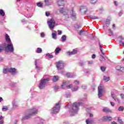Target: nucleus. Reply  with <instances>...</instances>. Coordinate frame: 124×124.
Wrapping results in <instances>:
<instances>
[{
  "mask_svg": "<svg viewBox=\"0 0 124 124\" xmlns=\"http://www.w3.org/2000/svg\"><path fill=\"white\" fill-rule=\"evenodd\" d=\"M116 70L118 71H121L122 72H124V67H121V66H117L116 67Z\"/></svg>",
  "mask_w": 124,
  "mask_h": 124,
  "instance_id": "obj_21",
  "label": "nucleus"
},
{
  "mask_svg": "<svg viewBox=\"0 0 124 124\" xmlns=\"http://www.w3.org/2000/svg\"><path fill=\"white\" fill-rule=\"evenodd\" d=\"M54 89L55 91H58V90L59 89V86H55L54 87Z\"/></svg>",
  "mask_w": 124,
  "mask_h": 124,
  "instance_id": "obj_54",
  "label": "nucleus"
},
{
  "mask_svg": "<svg viewBox=\"0 0 124 124\" xmlns=\"http://www.w3.org/2000/svg\"><path fill=\"white\" fill-rule=\"evenodd\" d=\"M8 72L12 73L13 75H16V74L18 73V72H17V70L15 68H9Z\"/></svg>",
  "mask_w": 124,
  "mask_h": 124,
  "instance_id": "obj_12",
  "label": "nucleus"
},
{
  "mask_svg": "<svg viewBox=\"0 0 124 124\" xmlns=\"http://www.w3.org/2000/svg\"><path fill=\"white\" fill-rule=\"evenodd\" d=\"M75 29H80V26L78 25H76L75 26Z\"/></svg>",
  "mask_w": 124,
  "mask_h": 124,
  "instance_id": "obj_61",
  "label": "nucleus"
},
{
  "mask_svg": "<svg viewBox=\"0 0 124 124\" xmlns=\"http://www.w3.org/2000/svg\"><path fill=\"white\" fill-rule=\"evenodd\" d=\"M119 43L120 45H123V46H124V42L122 41H119Z\"/></svg>",
  "mask_w": 124,
  "mask_h": 124,
  "instance_id": "obj_58",
  "label": "nucleus"
},
{
  "mask_svg": "<svg viewBox=\"0 0 124 124\" xmlns=\"http://www.w3.org/2000/svg\"><path fill=\"white\" fill-rule=\"evenodd\" d=\"M0 16H1L2 17H4V16H5V13L2 9H0Z\"/></svg>",
  "mask_w": 124,
  "mask_h": 124,
  "instance_id": "obj_26",
  "label": "nucleus"
},
{
  "mask_svg": "<svg viewBox=\"0 0 124 124\" xmlns=\"http://www.w3.org/2000/svg\"><path fill=\"white\" fill-rule=\"evenodd\" d=\"M58 5L59 6H62V5H64V0H59L57 1Z\"/></svg>",
  "mask_w": 124,
  "mask_h": 124,
  "instance_id": "obj_20",
  "label": "nucleus"
},
{
  "mask_svg": "<svg viewBox=\"0 0 124 124\" xmlns=\"http://www.w3.org/2000/svg\"><path fill=\"white\" fill-rule=\"evenodd\" d=\"M100 57L101 62H105L106 61L104 57H103V56H102V55H100Z\"/></svg>",
  "mask_w": 124,
  "mask_h": 124,
  "instance_id": "obj_31",
  "label": "nucleus"
},
{
  "mask_svg": "<svg viewBox=\"0 0 124 124\" xmlns=\"http://www.w3.org/2000/svg\"><path fill=\"white\" fill-rule=\"evenodd\" d=\"M81 88L83 89V90H86L87 89V86L85 85H82L81 86Z\"/></svg>",
  "mask_w": 124,
  "mask_h": 124,
  "instance_id": "obj_48",
  "label": "nucleus"
},
{
  "mask_svg": "<svg viewBox=\"0 0 124 124\" xmlns=\"http://www.w3.org/2000/svg\"><path fill=\"white\" fill-rule=\"evenodd\" d=\"M7 72H8V68H5L3 70V73H4V74H6Z\"/></svg>",
  "mask_w": 124,
  "mask_h": 124,
  "instance_id": "obj_42",
  "label": "nucleus"
},
{
  "mask_svg": "<svg viewBox=\"0 0 124 124\" xmlns=\"http://www.w3.org/2000/svg\"><path fill=\"white\" fill-rule=\"evenodd\" d=\"M65 65V63L62 61L56 62V67L59 71L61 70V69H63Z\"/></svg>",
  "mask_w": 124,
  "mask_h": 124,
  "instance_id": "obj_6",
  "label": "nucleus"
},
{
  "mask_svg": "<svg viewBox=\"0 0 124 124\" xmlns=\"http://www.w3.org/2000/svg\"><path fill=\"white\" fill-rule=\"evenodd\" d=\"M95 57H96V55H95V54H93L92 56V59H94L95 58Z\"/></svg>",
  "mask_w": 124,
  "mask_h": 124,
  "instance_id": "obj_63",
  "label": "nucleus"
},
{
  "mask_svg": "<svg viewBox=\"0 0 124 124\" xmlns=\"http://www.w3.org/2000/svg\"><path fill=\"white\" fill-rule=\"evenodd\" d=\"M35 68L37 69V72H39L41 69H42V67L38 66L37 65V62H36V60L35 62Z\"/></svg>",
  "mask_w": 124,
  "mask_h": 124,
  "instance_id": "obj_19",
  "label": "nucleus"
},
{
  "mask_svg": "<svg viewBox=\"0 0 124 124\" xmlns=\"http://www.w3.org/2000/svg\"><path fill=\"white\" fill-rule=\"evenodd\" d=\"M61 51H62V48L59 47H56V48L55 50V54L58 55V54H59V53H60V52H61Z\"/></svg>",
  "mask_w": 124,
  "mask_h": 124,
  "instance_id": "obj_25",
  "label": "nucleus"
},
{
  "mask_svg": "<svg viewBox=\"0 0 124 124\" xmlns=\"http://www.w3.org/2000/svg\"><path fill=\"white\" fill-rule=\"evenodd\" d=\"M66 96L67 98L70 97V96H71V94H70V93L69 92L66 93Z\"/></svg>",
  "mask_w": 124,
  "mask_h": 124,
  "instance_id": "obj_44",
  "label": "nucleus"
},
{
  "mask_svg": "<svg viewBox=\"0 0 124 124\" xmlns=\"http://www.w3.org/2000/svg\"><path fill=\"white\" fill-rule=\"evenodd\" d=\"M37 53H38V54H41V53H42V49L40 47H38L37 48Z\"/></svg>",
  "mask_w": 124,
  "mask_h": 124,
  "instance_id": "obj_33",
  "label": "nucleus"
},
{
  "mask_svg": "<svg viewBox=\"0 0 124 124\" xmlns=\"http://www.w3.org/2000/svg\"><path fill=\"white\" fill-rule=\"evenodd\" d=\"M83 9H84V14H86L87 13V12L88 11V9H87V7L85 6H81L80 8L79 11H82Z\"/></svg>",
  "mask_w": 124,
  "mask_h": 124,
  "instance_id": "obj_17",
  "label": "nucleus"
},
{
  "mask_svg": "<svg viewBox=\"0 0 124 124\" xmlns=\"http://www.w3.org/2000/svg\"><path fill=\"white\" fill-rule=\"evenodd\" d=\"M4 123L3 120H0V124H3Z\"/></svg>",
  "mask_w": 124,
  "mask_h": 124,
  "instance_id": "obj_64",
  "label": "nucleus"
},
{
  "mask_svg": "<svg viewBox=\"0 0 124 124\" xmlns=\"http://www.w3.org/2000/svg\"><path fill=\"white\" fill-rule=\"evenodd\" d=\"M117 121H118V122H119V123L120 124H123V121L122 120V119H121V118L118 117Z\"/></svg>",
  "mask_w": 124,
  "mask_h": 124,
  "instance_id": "obj_45",
  "label": "nucleus"
},
{
  "mask_svg": "<svg viewBox=\"0 0 124 124\" xmlns=\"http://www.w3.org/2000/svg\"><path fill=\"white\" fill-rule=\"evenodd\" d=\"M61 38H62V40H61L62 42H65V41L66 40V35H63L62 36Z\"/></svg>",
  "mask_w": 124,
  "mask_h": 124,
  "instance_id": "obj_27",
  "label": "nucleus"
},
{
  "mask_svg": "<svg viewBox=\"0 0 124 124\" xmlns=\"http://www.w3.org/2000/svg\"><path fill=\"white\" fill-rule=\"evenodd\" d=\"M98 44H99V46L100 47V50L101 53H102V55H105V53L103 52V46H102L100 44V42H99L98 43Z\"/></svg>",
  "mask_w": 124,
  "mask_h": 124,
  "instance_id": "obj_22",
  "label": "nucleus"
},
{
  "mask_svg": "<svg viewBox=\"0 0 124 124\" xmlns=\"http://www.w3.org/2000/svg\"><path fill=\"white\" fill-rule=\"evenodd\" d=\"M60 12L61 13H62L63 15L65 16L66 19H68V18H69V16L67 14L68 10L67 9H64L63 8H62L60 9Z\"/></svg>",
  "mask_w": 124,
  "mask_h": 124,
  "instance_id": "obj_9",
  "label": "nucleus"
},
{
  "mask_svg": "<svg viewBox=\"0 0 124 124\" xmlns=\"http://www.w3.org/2000/svg\"><path fill=\"white\" fill-rule=\"evenodd\" d=\"M78 89H79L78 86H75L74 88L72 89V92H76L77 91H78Z\"/></svg>",
  "mask_w": 124,
  "mask_h": 124,
  "instance_id": "obj_36",
  "label": "nucleus"
},
{
  "mask_svg": "<svg viewBox=\"0 0 124 124\" xmlns=\"http://www.w3.org/2000/svg\"><path fill=\"white\" fill-rule=\"evenodd\" d=\"M36 5L38 7H42V6H43V4L41 2H38V3H37Z\"/></svg>",
  "mask_w": 124,
  "mask_h": 124,
  "instance_id": "obj_39",
  "label": "nucleus"
},
{
  "mask_svg": "<svg viewBox=\"0 0 124 124\" xmlns=\"http://www.w3.org/2000/svg\"><path fill=\"white\" fill-rule=\"evenodd\" d=\"M61 88L62 89H65V88L71 89L72 88V84H70L69 81H64L62 85H61Z\"/></svg>",
  "mask_w": 124,
  "mask_h": 124,
  "instance_id": "obj_7",
  "label": "nucleus"
},
{
  "mask_svg": "<svg viewBox=\"0 0 124 124\" xmlns=\"http://www.w3.org/2000/svg\"><path fill=\"white\" fill-rule=\"evenodd\" d=\"M117 95H118L114 93H111V96L113 99L117 98Z\"/></svg>",
  "mask_w": 124,
  "mask_h": 124,
  "instance_id": "obj_46",
  "label": "nucleus"
},
{
  "mask_svg": "<svg viewBox=\"0 0 124 124\" xmlns=\"http://www.w3.org/2000/svg\"><path fill=\"white\" fill-rule=\"evenodd\" d=\"M38 120H39L40 121V123H39L38 124H43V123L44 122V120H42V119H41L40 118H37V120L38 121Z\"/></svg>",
  "mask_w": 124,
  "mask_h": 124,
  "instance_id": "obj_40",
  "label": "nucleus"
},
{
  "mask_svg": "<svg viewBox=\"0 0 124 124\" xmlns=\"http://www.w3.org/2000/svg\"><path fill=\"white\" fill-rule=\"evenodd\" d=\"M59 79H60V77L58 76H54L53 77V78L52 79L53 82H57V81H59Z\"/></svg>",
  "mask_w": 124,
  "mask_h": 124,
  "instance_id": "obj_24",
  "label": "nucleus"
},
{
  "mask_svg": "<svg viewBox=\"0 0 124 124\" xmlns=\"http://www.w3.org/2000/svg\"><path fill=\"white\" fill-rule=\"evenodd\" d=\"M124 107H120L118 108L119 111H124Z\"/></svg>",
  "mask_w": 124,
  "mask_h": 124,
  "instance_id": "obj_47",
  "label": "nucleus"
},
{
  "mask_svg": "<svg viewBox=\"0 0 124 124\" xmlns=\"http://www.w3.org/2000/svg\"><path fill=\"white\" fill-rule=\"evenodd\" d=\"M114 100H115V101H116V102H118V103H120V100L118 98H115L114 99Z\"/></svg>",
  "mask_w": 124,
  "mask_h": 124,
  "instance_id": "obj_52",
  "label": "nucleus"
},
{
  "mask_svg": "<svg viewBox=\"0 0 124 124\" xmlns=\"http://www.w3.org/2000/svg\"><path fill=\"white\" fill-rule=\"evenodd\" d=\"M52 38L53 39H57V33L56 32L52 33Z\"/></svg>",
  "mask_w": 124,
  "mask_h": 124,
  "instance_id": "obj_30",
  "label": "nucleus"
},
{
  "mask_svg": "<svg viewBox=\"0 0 124 124\" xmlns=\"http://www.w3.org/2000/svg\"><path fill=\"white\" fill-rule=\"evenodd\" d=\"M25 16L26 17V18H31V17L32 16V15L31 14H28V15H27V16Z\"/></svg>",
  "mask_w": 124,
  "mask_h": 124,
  "instance_id": "obj_49",
  "label": "nucleus"
},
{
  "mask_svg": "<svg viewBox=\"0 0 124 124\" xmlns=\"http://www.w3.org/2000/svg\"><path fill=\"white\" fill-rule=\"evenodd\" d=\"M47 24L48 27L50 30H53L55 28V25H56V22L53 18H51L49 21H47Z\"/></svg>",
  "mask_w": 124,
  "mask_h": 124,
  "instance_id": "obj_8",
  "label": "nucleus"
},
{
  "mask_svg": "<svg viewBox=\"0 0 124 124\" xmlns=\"http://www.w3.org/2000/svg\"><path fill=\"white\" fill-rule=\"evenodd\" d=\"M37 112H38V110L35 107H33L32 109L29 110L28 114H27L25 117L22 118V122H24L25 120H28L30 119L32 115H35L37 114Z\"/></svg>",
  "mask_w": 124,
  "mask_h": 124,
  "instance_id": "obj_4",
  "label": "nucleus"
},
{
  "mask_svg": "<svg viewBox=\"0 0 124 124\" xmlns=\"http://www.w3.org/2000/svg\"><path fill=\"white\" fill-rule=\"evenodd\" d=\"M86 124H91V120L87 119L86 120Z\"/></svg>",
  "mask_w": 124,
  "mask_h": 124,
  "instance_id": "obj_56",
  "label": "nucleus"
},
{
  "mask_svg": "<svg viewBox=\"0 0 124 124\" xmlns=\"http://www.w3.org/2000/svg\"><path fill=\"white\" fill-rule=\"evenodd\" d=\"M103 86H99L98 87V96L99 98L102 96V93H103Z\"/></svg>",
  "mask_w": 124,
  "mask_h": 124,
  "instance_id": "obj_11",
  "label": "nucleus"
},
{
  "mask_svg": "<svg viewBox=\"0 0 124 124\" xmlns=\"http://www.w3.org/2000/svg\"><path fill=\"white\" fill-rule=\"evenodd\" d=\"M120 96L123 99H124V94L121 93L120 94Z\"/></svg>",
  "mask_w": 124,
  "mask_h": 124,
  "instance_id": "obj_62",
  "label": "nucleus"
},
{
  "mask_svg": "<svg viewBox=\"0 0 124 124\" xmlns=\"http://www.w3.org/2000/svg\"><path fill=\"white\" fill-rule=\"evenodd\" d=\"M57 31L58 32V35H61L62 33V31L58 30Z\"/></svg>",
  "mask_w": 124,
  "mask_h": 124,
  "instance_id": "obj_55",
  "label": "nucleus"
},
{
  "mask_svg": "<svg viewBox=\"0 0 124 124\" xmlns=\"http://www.w3.org/2000/svg\"><path fill=\"white\" fill-rule=\"evenodd\" d=\"M66 76L67 77H69L70 78H73L76 75L70 73H68L66 74Z\"/></svg>",
  "mask_w": 124,
  "mask_h": 124,
  "instance_id": "obj_23",
  "label": "nucleus"
},
{
  "mask_svg": "<svg viewBox=\"0 0 124 124\" xmlns=\"http://www.w3.org/2000/svg\"><path fill=\"white\" fill-rule=\"evenodd\" d=\"M13 106L15 108L16 107H18V103H17V101H13L12 102Z\"/></svg>",
  "mask_w": 124,
  "mask_h": 124,
  "instance_id": "obj_28",
  "label": "nucleus"
},
{
  "mask_svg": "<svg viewBox=\"0 0 124 124\" xmlns=\"http://www.w3.org/2000/svg\"><path fill=\"white\" fill-rule=\"evenodd\" d=\"M108 32L109 33H110L109 34L110 36L114 34V33H113V31H112V30H111V29H108Z\"/></svg>",
  "mask_w": 124,
  "mask_h": 124,
  "instance_id": "obj_41",
  "label": "nucleus"
},
{
  "mask_svg": "<svg viewBox=\"0 0 124 124\" xmlns=\"http://www.w3.org/2000/svg\"><path fill=\"white\" fill-rule=\"evenodd\" d=\"M46 17H49V16H50V13L46 12Z\"/></svg>",
  "mask_w": 124,
  "mask_h": 124,
  "instance_id": "obj_60",
  "label": "nucleus"
},
{
  "mask_svg": "<svg viewBox=\"0 0 124 124\" xmlns=\"http://www.w3.org/2000/svg\"><path fill=\"white\" fill-rule=\"evenodd\" d=\"M5 41L7 43L6 44L5 52H10L11 53H13L14 52V46H13V44L11 41V39L9 37V35L7 34H5Z\"/></svg>",
  "mask_w": 124,
  "mask_h": 124,
  "instance_id": "obj_2",
  "label": "nucleus"
},
{
  "mask_svg": "<svg viewBox=\"0 0 124 124\" xmlns=\"http://www.w3.org/2000/svg\"><path fill=\"white\" fill-rule=\"evenodd\" d=\"M6 47V44L3 43L0 45V53H1L2 51H5V48Z\"/></svg>",
  "mask_w": 124,
  "mask_h": 124,
  "instance_id": "obj_14",
  "label": "nucleus"
},
{
  "mask_svg": "<svg viewBox=\"0 0 124 124\" xmlns=\"http://www.w3.org/2000/svg\"><path fill=\"white\" fill-rule=\"evenodd\" d=\"M89 17L90 19H93V20H95L96 19H98V17L97 16H89Z\"/></svg>",
  "mask_w": 124,
  "mask_h": 124,
  "instance_id": "obj_32",
  "label": "nucleus"
},
{
  "mask_svg": "<svg viewBox=\"0 0 124 124\" xmlns=\"http://www.w3.org/2000/svg\"><path fill=\"white\" fill-rule=\"evenodd\" d=\"M79 35H84L85 34V31L81 30L79 32H78Z\"/></svg>",
  "mask_w": 124,
  "mask_h": 124,
  "instance_id": "obj_35",
  "label": "nucleus"
},
{
  "mask_svg": "<svg viewBox=\"0 0 124 124\" xmlns=\"http://www.w3.org/2000/svg\"><path fill=\"white\" fill-rule=\"evenodd\" d=\"M118 38V39L120 40V41H122V40H124V37L122 35L119 36Z\"/></svg>",
  "mask_w": 124,
  "mask_h": 124,
  "instance_id": "obj_43",
  "label": "nucleus"
},
{
  "mask_svg": "<svg viewBox=\"0 0 124 124\" xmlns=\"http://www.w3.org/2000/svg\"><path fill=\"white\" fill-rule=\"evenodd\" d=\"M67 54L69 56H72V55H75L77 54V50L73 49L72 51H68Z\"/></svg>",
  "mask_w": 124,
  "mask_h": 124,
  "instance_id": "obj_15",
  "label": "nucleus"
},
{
  "mask_svg": "<svg viewBox=\"0 0 124 124\" xmlns=\"http://www.w3.org/2000/svg\"><path fill=\"white\" fill-rule=\"evenodd\" d=\"M41 37H45V34L44 33V32H42L41 33Z\"/></svg>",
  "mask_w": 124,
  "mask_h": 124,
  "instance_id": "obj_59",
  "label": "nucleus"
},
{
  "mask_svg": "<svg viewBox=\"0 0 124 124\" xmlns=\"http://www.w3.org/2000/svg\"><path fill=\"white\" fill-rule=\"evenodd\" d=\"M110 26V20L109 19H107V20L105 22H103V29L105 30V29H107L108 27Z\"/></svg>",
  "mask_w": 124,
  "mask_h": 124,
  "instance_id": "obj_13",
  "label": "nucleus"
},
{
  "mask_svg": "<svg viewBox=\"0 0 124 124\" xmlns=\"http://www.w3.org/2000/svg\"><path fill=\"white\" fill-rule=\"evenodd\" d=\"M103 120V121H112V117L110 116H104Z\"/></svg>",
  "mask_w": 124,
  "mask_h": 124,
  "instance_id": "obj_18",
  "label": "nucleus"
},
{
  "mask_svg": "<svg viewBox=\"0 0 124 124\" xmlns=\"http://www.w3.org/2000/svg\"><path fill=\"white\" fill-rule=\"evenodd\" d=\"M100 68H101V70L102 71H103V72L105 71V70L106 69L105 68V67H103V66H101Z\"/></svg>",
  "mask_w": 124,
  "mask_h": 124,
  "instance_id": "obj_50",
  "label": "nucleus"
},
{
  "mask_svg": "<svg viewBox=\"0 0 124 124\" xmlns=\"http://www.w3.org/2000/svg\"><path fill=\"white\" fill-rule=\"evenodd\" d=\"M86 98H80L78 99V102H76L72 104L69 106V112L70 117H73L78 114V111H79V107L80 105H82L85 101H86Z\"/></svg>",
  "mask_w": 124,
  "mask_h": 124,
  "instance_id": "obj_1",
  "label": "nucleus"
},
{
  "mask_svg": "<svg viewBox=\"0 0 124 124\" xmlns=\"http://www.w3.org/2000/svg\"><path fill=\"white\" fill-rule=\"evenodd\" d=\"M60 102H59L57 104L55 105V106L53 107V108L51 109V114L52 115H56L58 114L60 111Z\"/></svg>",
  "mask_w": 124,
  "mask_h": 124,
  "instance_id": "obj_5",
  "label": "nucleus"
},
{
  "mask_svg": "<svg viewBox=\"0 0 124 124\" xmlns=\"http://www.w3.org/2000/svg\"><path fill=\"white\" fill-rule=\"evenodd\" d=\"M103 111L105 112L106 113H112V110L106 107L103 108Z\"/></svg>",
  "mask_w": 124,
  "mask_h": 124,
  "instance_id": "obj_16",
  "label": "nucleus"
},
{
  "mask_svg": "<svg viewBox=\"0 0 124 124\" xmlns=\"http://www.w3.org/2000/svg\"><path fill=\"white\" fill-rule=\"evenodd\" d=\"M70 14L71 18L72 19V20L75 21V20H76L77 15L76 14V13L75 12V11H74V8L71 9V10L70 11Z\"/></svg>",
  "mask_w": 124,
  "mask_h": 124,
  "instance_id": "obj_10",
  "label": "nucleus"
},
{
  "mask_svg": "<svg viewBox=\"0 0 124 124\" xmlns=\"http://www.w3.org/2000/svg\"><path fill=\"white\" fill-rule=\"evenodd\" d=\"M90 0V3H92V4H94L95 3H96L97 2V0Z\"/></svg>",
  "mask_w": 124,
  "mask_h": 124,
  "instance_id": "obj_38",
  "label": "nucleus"
},
{
  "mask_svg": "<svg viewBox=\"0 0 124 124\" xmlns=\"http://www.w3.org/2000/svg\"><path fill=\"white\" fill-rule=\"evenodd\" d=\"M124 13V12L123 11H121L119 13V16H121L123 15Z\"/></svg>",
  "mask_w": 124,
  "mask_h": 124,
  "instance_id": "obj_53",
  "label": "nucleus"
},
{
  "mask_svg": "<svg viewBox=\"0 0 124 124\" xmlns=\"http://www.w3.org/2000/svg\"><path fill=\"white\" fill-rule=\"evenodd\" d=\"M45 5L49 6V5H51V2H49V0H44Z\"/></svg>",
  "mask_w": 124,
  "mask_h": 124,
  "instance_id": "obj_29",
  "label": "nucleus"
},
{
  "mask_svg": "<svg viewBox=\"0 0 124 124\" xmlns=\"http://www.w3.org/2000/svg\"><path fill=\"white\" fill-rule=\"evenodd\" d=\"M2 110V111H7L8 110V108H7L3 107Z\"/></svg>",
  "mask_w": 124,
  "mask_h": 124,
  "instance_id": "obj_57",
  "label": "nucleus"
},
{
  "mask_svg": "<svg viewBox=\"0 0 124 124\" xmlns=\"http://www.w3.org/2000/svg\"><path fill=\"white\" fill-rule=\"evenodd\" d=\"M104 80L106 82H108L110 80V77L104 76Z\"/></svg>",
  "mask_w": 124,
  "mask_h": 124,
  "instance_id": "obj_34",
  "label": "nucleus"
},
{
  "mask_svg": "<svg viewBox=\"0 0 124 124\" xmlns=\"http://www.w3.org/2000/svg\"><path fill=\"white\" fill-rule=\"evenodd\" d=\"M46 56V57H48L49 59H53V58H54V56L52 55H50L49 53H47Z\"/></svg>",
  "mask_w": 124,
  "mask_h": 124,
  "instance_id": "obj_37",
  "label": "nucleus"
},
{
  "mask_svg": "<svg viewBox=\"0 0 124 124\" xmlns=\"http://www.w3.org/2000/svg\"><path fill=\"white\" fill-rule=\"evenodd\" d=\"M46 76H44L43 78L40 80V83L39 84L38 87L40 90H43L46 88L47 86V83L49 81H50V78H45Z\"/></svg>",
  "mask_w": 124,
  "mask_h": 124,
  "instance_id": "obj_3",
  "label": "nucleus"
},
{
  "mask_svg": "<svg viewBox=\"0 0 124 124\" xmlns=\"http://www.w3.org/2000/svg\"><path fill=\"white\" fill-rule=\"evenodd\" d=\"M74 83L75 85H79V81L78 80H75Z\"/></svg>",
  "mask_w": 124,
  "mask_h": 124,
  "instance_id": "obj_51",
  "label": "nucleus"
}]
</instances>
